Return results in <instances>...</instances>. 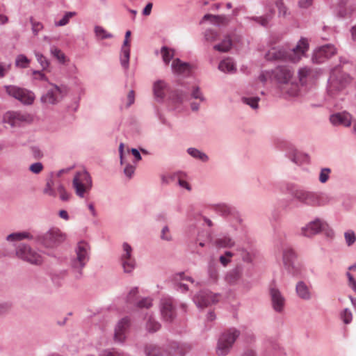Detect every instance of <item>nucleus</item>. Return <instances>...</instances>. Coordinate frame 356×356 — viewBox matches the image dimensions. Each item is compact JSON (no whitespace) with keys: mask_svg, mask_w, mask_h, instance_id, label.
<instances>
[{"mask_svg":"<svg viewBox=\"0 0 356 356\" xmlns=\"http://www.w3.org/2000/svg\"><path fill=\"white\" fill-rule=\"evenodd\" d=\"M294 69L287 65H280L271 72L272 79L277 84L280 95L286 99L298 97L300 95L299 84L294 79Z\"/></svg>","mask_w":356,"mask_h":356,"instance_id":"f257e3e1","label":"nucleus"},{"mask_svg":"<svg viewBox=\"0 0 356 356\" xmlns=\"http://www.w3.org/2000/svg\"><path fill=\"white\" fill-rule=\"evenodd\" d=\"M91 248L86 241H79L74 248V254L69 261L70 271L76 280H81L83 276V269L90 259Z\"/></svg>","mask_w":356,"mask_h":356,"instance_id":"f03ea898","label":"nucleus"},{"mask_svg":"<svg viewBox=\"0 0 356 356\" xmlns=\"http://www.w3.org/2000/svg\"><path fill=\"white\" fill-rule=\"evenodd\" d=\"M292 195L299 202L312 207L322 206L328 202L327 197L323 193L302 188L295 189Z\"/></svg>","mask_w":356,"mask_h":356,"instance_id":"7ed1b4c3","label":"nucleus"},{"mask_svg":"<svg viewBox=\"0 0 356 356\" xmlns=\"http://www.w3.org/2000/svg\"><path fill=\"white\" fill-rule=\"evenodd\" d=\"M72 187L79 197L86 198L92 188V180L89 172L86 170L76 172L72 180Z\"/></svg>","mask_w":356,"mask_h":356,"instance_id":"20e7f679","label":"nucleus"},{"mask_svg":"<svg viewBox=\"0 0 356 356\" xmlns=\"http://www.w3.org/2000/svg\"><path fill=\"white\" fill-rule=\"evenodd\" d=\"M65 234L57 227H51L45 233H38L37 245L53 248L65 241Z\"/></svg>","mask_w":356,"mask_h":356,"instance_id":"39448f33","label":"nucleus"},{"mask_svg":"<svg viewBox=\"0 0 356 356\" xmlns=\"http://www.w3.org/2000/svg\"><path fill=\"white\" fill-rule=\"evenodd\" d=\"M240 335V331L236 328H230L221 334L216 347L218 356H225L232 349L236 339Z\"/></svg>","mask_w":356,"mask_h":356,"instance_id":"423d86ee","label":"nucleus"},{"mask_svg":"<svg viewBox=\"0 0 356 356\" xmlns=\"http://www.w3.org/2000/svg\"><path fill=\"white\" fill-rule=\"evenodd\" d=\"M32 120L33 118L30 114L22 111H8L3 118V122L13 128L29 124Z\"/></svg>","mask_w":356,"mask_h":356,"instance_id":"0eeeda50","label":"nucleus"},{"mask_svg":"<svg viewBox=\"0 0 356 356\" xmlns=\"http://www.w3.org/2000/svg\"><path fill=\"white\" fill-rule=\"evenodd\" d=\"M15 254L18 258L31 264L40 265L42 263L40 254L28 244L20 243L15 249Z\"/></svg>","mask_w":356,"mask_h":356,"instance_id":"6e6552de","label":"nucleus"},{"mask_svg":"<svg viewBox=\"0 0 356 356\" xmlns=\"http://www.w3.org/2000/svg\"><path fill=\"white\" fill-rule=\"evenodd\" d=\"M51 88L41 96L40 101L45 105H55L58 104L66 95V87H60L54 83H49Z\"/></svg>","mask_w":356,"mask_h":356,"instance_id":"1a4fd4ad","label":"nucleus"},{"mask_svg":"<svg viewBox=\"0 0 356 356\" xmlns=\"http://www.w3.org/2000/svg\"><path fill=\"white\" fill-rule=\"evenodd\" d=\"M6 93L24 104H31L35 99L33 92L16 86H6Z\"/></svg>","mask_w":356,"mask_h":356,"instance_id":"9d476101","label":"nucleus"},{"mask_svg":"<svg viewBox=\"0 0 356 356\" xmlns=\"http://www.w3.org/2000/svg\"><path fill=\"white\" fill-rule=\"evenodd\" d=\"M328 81L330 90L339 91L350 82V78L348 74L341 72L339 68H335L332 71Z\"/></svg>","mask_w":356,"mask_h":356,"instance_id":"9b49d317","label":"nucleus"},{"mask_svg":"<svg viewBox=\"0 0 356 356\" xmlns=\"http://www.w3.org/2000/svg\"><path fill=\"white\" fill-rule=\"evenodd\" d=\"M327 227V222L323 219L316 218L309 222L300 229V234L304 237L312 238Z\"/></svg>","mask_w":356,"mask_h":356,"instance_id":"f8f14e48","label":"nucleus"},{"mask_svg":"<svg viewBox=\"0 0 356 356\" xmlns=\"http://www.w3.org/2000/svg\"><path fill=\"white\" fill-rule=\"evenodd\" d=\"M219 296L218 293H213L208 290H202L196 293L193 300L198 308L203 309L218 302Z\"/></svg>","mask_w":356,"mask_h":356,"instance_id":"ddd939ff","label":"nucleus"},{"mask_svg":"<svg viewBox=\"0 0 356 356\" xmlns=\"http://www.w3.org/2000/svg\"><path fill=\"white\" fill-rule=\"evenodd\" d=\"M269 294L273 309L276 313L282 314L284 312L286 306L285 296L275 286H271L269 289Z\"/></svg>","mask_w":356,"mask_h":356,"instance_id":"4468645a","label":"nucleus"},{"mask_svg":"<svg viewBox=\"0 0 356 356\" xmlns=\"http://www.w3.org/2000/svg\"><path fill=\"white\" fill-rule=\"evenodd\" d=\"M309 43L307 39L301 38L296 47L288 49L289 55V61L292 63H298L300 60L302 56L308 51Z\"/></svg>","mask_w":356,"mask_h":356,"instance_id":"2eb2a0df","label":"nucleus"},{"mask_svg":"<svg viewBox=\"0 0 356 356\" xmlns=\"http://www.w3.org/2000/svg\"><path fill=\"white\" fill-rule=\"evenodd\" d=\"M130 326V321L127 317L123 318L118 321L114 332L113 339L115 343H123L126 339Z\"/></svg>","mask_w":356,"mask_h":356,"instance_id":"dca6fc26","label":"nucleus"},{"mask_svg":"<svg viewBox=\"0 0 356 356\" xmlns=\"http://www.w3.org/2000/svg\"><path fill=\"white\" fill-rule=\"evenodd\" d=\"M337 53V49L333 44H327L316 49L313 54L312 60L317 63H323Z\"/></svg>","mask_w":356,"mask_h":356,"instance_id":"f3484780","label":"nucleus"},{"mask_svg":"<svg viewBox=\"0 0 356 356\" xmlns=\"http://www.w3.org/2000/svg\"><path fill=\"white\" fill-rule=\"evenodd\" d=\"M160 309L162 318L167 322H172L176 314L173 302L171 298H164L161 300Z\"/></svg>","mask_w":356,"mask_h":356,"instance_id":"a211bd4d","label":"nucleus"},{"mask_svg":"<svg viewBox=\"0 0 356 356\" xmlns=\"http://www.w3.org/2000/svg\"><path fill=\"white\" fill-rule=\"evenodd\" d=\"M266 58L271 60L289 61L288 49L284 47L272 48L266 53Z\"/></svg>","mask_w":356,"mask_h":356,"instance_id":"6ab92c4d","label":"nucleus"},{"mask_svg":"<svg viewBox=\"0 0 356 356\" xmlns=\"http://www.w3.org/2000/svg\"><path fill=\"white\" fill-rule=\"evenodd\" d=\"M189 349L190 347L186 344L172 341L168 345V356H184Z\"/></svg>","mask_w":356,"mask_h":356,"instance_id":"aec40b11","label":"nucleus"},{"mask_svg":"<svg viewBox=\"0 0 356 356\" xmlns=\"http://www.w3.org/2000/svg\"><path fill=\"white\" fill-rule=\"evenodd\" d=\"M330 120L333 125L349 127L351 124V115L347 112L337 113L330 116Z\"/></svg>","mask_w":356,"mask_h":356,"instance_id":"412c9836","label":"nucleus"},{"mask_svg":"<svg viewBox=\"0 0 356 356\" xmlns=\"http://www.w3.org/2000/svg\"><path fill=\"white\" fill-rule=\"evenodd\" d=\"M173 73L177 74H188L191 70V66L188 63L183 62L179 58H175L171 64Z\"/></svg>","mask_w":356,"mask_h":356,"instance_id":"4be33fe9","label":"nucleus"},{"mask_svg":"<svg viewBox=\"0 0 356 356\" xmlns=\"http://www.w3.org/2000/svg\"><path fill=\"white\" fill-rule=\"evenodd\" d=\"M243 270V268L241 265H237L227 273L225 277V281L231 285L238 284L241 278Z\"/></svg>","mask_w":356,"mask_h":356,"instance_id":"5701e85b","label":"nucleus"},{"mask_svg":"<svg viewBox=\"0 0 356 356\" xmlns=\"http://www.w3.org/2000/svg\"><path fill=\"white\" fill-rule=\"evenodd\" d=\"M314 71L308 67H300L298 71V77L301 86L306 85L314 77Z\"/></svg>","mask_w":356,"mask_h":356,"instance_id":"b1692460","label":"nucleus"},{"mask_svg":"<svg viewBox=\"0 0 356 356\" xmlns=\"http://www.w3.org/2000/svg\"><path fill=\"white\" fill-rule=\"evenodd\" d=\"M296 292L298 297L304 300H309L312 298V293L309 286L303 281H299L296 286Z\"/></svg>","mask_w":356,"mask_h":356,"instance_id":"393cba45","label":"nucleus"},{"mask_svg":"<svg viewBox=\"0 0 356 356\" xmlns=\"http://www.w3.org/2000/svg\"><path fill=\"white\" fill-rule=\"evenodd\" d=\"M218 248H231L235 245L234 240L229 235H220L213 242Z\"/></svg>","mask_w":356,"mask_h":356,"instance_id":"a878e982","label":"nucleus"},{"mask_svg":"<svg viewBox=\"0 0 356 356\" xmlns=\"http://www.w3.org/2000/svg\"><path fill=\"white\" fill-rule=\"evenodd\" d=\"M146 356H168L167 350L154 343H147L144 348Z\"/></svg>","mask_w":356,"mask_h":356,"instance_id":"bb28decb","label":"nucleus"},{"mask_svg":"<svg viewBox=\"0 0 356 356\" xmlns=\"http://www.w3.org/2000/svg\"><path fill=\"white\" fill-rule=\"evenodd\" d=\"M211 20V22L216 26L226 25L229 22V19L225 15H214L211 14H206L204 15L201 23L205 20Z\"/></svg>","mask_w":356,"mask_h":356,"instance_id":"cd10ccee","label":"nucleus"},{"mask_svg":"<svg viewBox=\"0 0 356 356\" xmlns=\"http://www.w3.org/2000/svg\"><path fill=\"white\" fill-rule=\"evenodd\" d=\"M274 14L275 10L270 6L269 8V13H268L266 15L260 17H247L246 19L250 21H254L264 27H267Z\"/></svg>","mask_w":356,"mask_h":356,"instance_id":"c85d7f7f","label":"nucleus"},{"mask_svg":"<svg viewBox=\"0 0 356 356\" xmlns=\"http://www.w3.org/2000/svg\"><path fill=\"white\" fill-rule=\"evenodd\" d=\"M218 69L225 73H234L236 71V65L230 58L221 60L218 65Z\"/></svg>","mask_w":356,"mask_h":356,"instance_id":"c756f323","label":"nucleus"},{"mask_svg":"<svg viewBox=\"0 0 356 356\" xmlns=\"http://www.w3.org/2000/svg\"><path fill=\"white\" fill-rule=\"evenodd\" d=\"M296 254L294 250L289 246H284L282 248V260L284 266L295 262Z\"/></svg>","mask_w":356,"mask_h":356,"instance_id":"7c9ffc66","label":"nucleus"},{"mask_svg":"<svg viewBox=\"0 0 356 356\" xmlns=\"http://www.w3.org/2000/svg\"><path fill=\"white\" fill-rule=\"evenodd\" d=\"M187 153L193 159L200 160L204 163L207 162L209 159L207 154L195 147L188 148Z\"/></svg>","mask_w":356,"mask_h":356,"instance_id":"2f4dec72","label":"nucleus"},{"mask_svg":"<svg viewBox=\"0 0 356 356\" xmlns=\"http://www.w3.org/2000/svg\"><path fill=\"white\" fill-rule=\"evenodd\" d=\"M236 255L238 256L242 261L246 263H251L253 259V254L251 252L243 247H238L236 249Z\"/></svg>","mask_w":356,"mask_h":356,"instance_id":"473e14b6","label":"nucleus"},{"mask_svg":"<svg viewBox=\"0 0 356 356\" xmlns=\"http://www.w3.org/2000/svg\"><path fill=\"white\" fill-rule=\"evenodd\" d=\"M130 48L129 47H122L120 54V63L123 68L127 70L129 65Z\"/></svg>","mask_w":356,"mask_h":356,"instance_id":"72a5a7b5","label":"nucleus"},{"mask_svg":"<svg viewBox=\"0 0 356 356\" xmlns=\"http://www.w3.org/2000/svg\"><path fill=\"white\" fill-rule=\"evenodd\" d=\"M288 273L293 277H298L302 274V266L296 261L284 266Z\"/></svg>","mask_w":356,"mask_h":356,"instance_id":"f704fd0d","label":"nucleus"},{"mask_svg":"<svg viewBox=\"0 0 356 356\" xmlns=\"http://www.w3.org/2000/svg\"><path fill=\"white\" fill-rule=\"evenodd\" d=\"M232 45V42L229 36H226L225 39L218 44L213 46V49L220 52L228 51Z\"/></svg>","mask_w":356,"mask_h":356,"instance_id":"c9c22d12","label":"nucleus"},{"mask_svg":"<svg viewBox=\"0 0 356 356\" xmlns=\"http://www.w3.org/2000/svg\"><path fill=\"white\" fill-rule=\"evenodd\" d=\"M166 87V84L163 81H157L154 84V93L157 99H162L164 97V89Z\"/></svg>","mask_w":356,"mask_h":356,"instance_id":"e433bc0d","label":"nucleus"},{"mask_svg":"<svg viewBox=\"0 0 356 356\" xmlns=\"http://www.w3.org/2000/svg\"><path fill=\"white\" fill-rule=\"evenodd\" d=\"M120 261L124 272L126 273H131L136 268V262L135 258L120 259Z\"/></svg>","mask_w":356,"mask_h":356,"instance_id":"4c0bfd02","label":"nucleus"},{"mask_svg":"<svg viewBox=\"0 0 356 356\" xmlns=\"http://www.w3.org/2000/svg\"><path fill=\"white\" fill-rule=\"evenodd\" d=\"M160 53L164 63L165 65L169 64L174 56L173 49H170L166 46H163L161 48Z\"/></svg>","mask_w":356,"mask_h":356,"instance_id":"58836bf2","label":"nucleus"},{"mask_svg":"<svg viewBox=\"0 0 356 356\" xmlns=\"http://www.w3.org/2000/svg\"><path fill=\"white\" fill-rule=\"evenodd\" d=\"M215 211L222 216H227L230 215L233 209L226 204H218L214 207Z\"/></svg>","mask_w":356,"mask_h":356,"instance_id":"ea45409f","label":"nucleus"},{"mask_svg":"<svg viewBox=\"0 0 356 356\" xmlns=\"http://www.w3.org/2000/svg\"><path fill=\"white\" fill-rule=\"evenodd\" d=\"M50 54L52 56L56 58L60 63L64 64L66 60V56L62 51L55 45L50 47Z\"/></svg>","mask_w":356,"mask_h":356,"instance_id":"a19ab883","label":"nucleus"},{"mask_svg":"<svg viewBox=\"0 0 356 356\" xmlns=\"http://www.w3.org/2000/svg\"><path fill=\"white\" fill-rule=\"evenodd\" d=\"M31 60L29 59L25 55L19 54L15 58V64L16 67L24 69L29 66Z\"/></svg>","mask_w":356,"mask_h":356,"instance_id":"79ce46f5","label":"nucleus"},{"mask_svg":"<svg viewBox=\"0 0 356 356\" xmlns=\"http://www.w3.org/2000/svg\"><path fill=\"white\" fill-rule=\"evenodd\" d=\"M260 98L258 97H243L241 101L243 104L250 106L252 109L257 110L259 108Z\"/></svg>","mask_w":356,"mask_h":356,"instance_id":"37998d69","label":"nucleus"},{"mask_svg":"<svg viewBox=\"0 0 356 356\" xmlns=\"http://www.w3.org/2000/svg\"><path fill=\"white\" fill-rule=\"evenodd\" d=\"M19 241H22L24 239H28L30 241H33L35 244L37 243V236H38V232H28V231H24V232H17Z\"/></svg>","mask_w":356,"mask_h":356,"instance_id":"c03bdc74","label":"nucleus"},{"mask_svg":"<svg viewBox=\"0 0 356 356\" xmlns=\"http://www.w3.org/2000/svg\"><path fill=\"white\" fill-rule=\"evenodd\" d=\"M34 54L37 61L41 66L42 70H46L50 65L49 60L42 53L39 51H34Z\"/></svg>","mask_w":356,"mask_h":356,"instance_id":"a18cd8bd","label":"nucleus"},{"mask_svg":"<svg viewBox=\"0 0 356 356\" xmlns=\"http://www.w3.org/2000/svg\"><path fill=\"white\" fill-rule=\"evenodd\" d=\"M54 181H53V179H47L46 185L43 189V193L48 195L49 196H51V197H56V193L54 188Z\"/></svg>","mask_w":356,"mask_h":356,"instance_id":"49530a36","label":"nucleus"},{"mask_svg":"<svg viewBox=\"0 0 356 356\" xmlns=\"http://www.w3.org/2000/svg\"><path fill=\"white\" fill-rule=\"evenodd\" d=\"M161 327L160 323L150 316L146 323V329L149 332H155Z\"/></svg>","mask_w":356,"mask_h":356,"instance_id":"de8ad7c7","label":"nucleus"},{"mask_svg":"<svg viewBox=\"0 0 356 356\" xmlns=\"http://www.w3.org/2000/svg\"><path fill=\"white\" fill-rule=\"evenodd\" d=\"M133 249L131 246L127 242L122 244V252L120 255V259H129L134 258L132 255Z\"/></svg>","mask_w":356,"mask_h":356,"instance_id":"09e8293b","label":"nucleus"},{"mask_svg":"<svg viewBox=\"0 0 356 356\" xmlns=\"http://www.w3.org/2000/svg\"><path fill=\"white\" fill-rule=\"evenodd\" d=\"M56 190L58 191V193L60 194V199L62 200V201H68L71 197V194L69 193L65 186H63V184H62L61 183H59L57 186H56Z\"/></svg>","mask_w":356,"mask_h":356,"instance_id":"8fccbe9b","label":"nucleus"},{"mask_svg":"<svg viewBox=\"0 0 356 356\" xmlns=\"http://www.w3.org/2000/svg\"><path fill=\"white\" fill-rule=\"evenodd\" d=\"M138 293V289L137 287L132 288L126 297V302L130 305H136L138 301H136V297Z\"/></svg>","mask_w":356,"mask_h":356,"instance_id":"3c124183","label":"nucleus"},{"mask_svg":"<svg viewBox=\"0 0 356 356\" xmlns=\"http://www.w3.org/2000/svg\"><path fill=\"white\" fill-rule=\"evenodd\" d=\"M95 33L97 37L101 40L111 38L112 34L108 33L103 27L100 26H96L95 27Z\"/></svg>","mask_w":356,"mask_h":356,"instance_id":"603ef678","label":"nucleus"},{"mask_svg":"<svg viewBox=\"0 0 356 356\" xmlns=\"http://www.w3.org/2000/svg\"><path fill=\"white\" fill-rule=\"evenodd\" d=\"M76 15L75 12H67L59 21L55 22L56 26H63L69 23L70 19Z\"/></svg>","mask_w":356,"mask_h":356,"instance_id":"864d4df0","label":"nucleus"},{"mask_svg":"<svg viewBox=\"0 0 356 356\" xmlns=\"http://www.w3.org/2000/svg\"><path fill=\"white\" fill-rule=\"evenodd\" d=\"M275 6L278 9V15L280 17H286L288 15V9L284 5L283 0H275Z\"/></svg>","mask_w":356,"mask_h":356,"instance_id":"5fc2aeb1","label":"nucleus"},{"mask_svg":"<svg viewBox=\"0 0 356 356\" xmlns=\"http://www.w3.org/2000/svg\"><path fill=\"white\" fill-rule=\"evenodd\" d=\"M204 36L207 41L211 42L217 40L218 33L216 31L209 29L204 31Z\"/></svg>","mask_w":356,"mask_h":356,"instance_id":"6e6d98bb","label":"nucleus"},{"mask_svg":"<svg viewBox=\"0 0 356 356\" xmlns=\"http://www.w3.org/2000/svg\"><path fill=\"white\" fill-rule=\"evenodd\" d=\"M208 275L209 280L216 283L218 280V270L217 268L214 266H209L208 269Z\"/></svg>","mask_w":356,"mask_h":356,"instance_id":"4d7b16f0","label":"nucleus"},{"mask_svg":"<svg viewBox=\"0 0 356 356\" xmlns=\"http://www.w3.org/2000/svg\"><path fill=\"white\" fill-rule=\"evenodd\" d=\"M331 172V170L329 168H323L321 170L319 174V181L322 184L326 183L329 178Z\"/></svg>","mask_w":356,"mask_h":356,"instance_id":"13d9d810","label":"nucleus"},{"mask_svg":"<svg viewBox=\"0 0 356 356\" xmlns=\"http://www.w3.org/2000/svg\"><path fill=\"white\" fill-rule=\"evenodd\" d=\"M191 95L192 98L199 99L201 102L205 101V97H204L200 87L198 86L193 87Z\"/></svg>","mask_w":356,"mask_h":356,"instance_id":"bf43d9fd","label":"nucleus"},{"mask_svg":"<svg viewBox=\"0 0 356 356\" xmlns=\"http://www.w3.org/2000/svg\"><path fill=\"white\" fill-rule=\"evenodd\" d=\"M341 318L345 324H349L353 319L352 312L349 309L346 308L341 313Z\"/></svg>","mask_w":356,"mask_h":356,"instance_id":"052dcab7","label":"nucleus"},{"mask_svg":"<svg viewBox=\"0 0 356 356\" xmlns=\"http://www.w3.org/2000/svg\"><path fill=\"white\" fill-rule=\"evenodd\" d=\"M13 307V304L10 302L5 301L0 302V316L8 313Z\"/></svg>","mask_w":356,"mask_h":356,"instance_id":"680f3d73","label":"nucleus"},{"mask_svg":"<svg viewBox=\"0 0 356 356\" xmlns=\"http://www.w3.org/2000/svg\"><path fill=\"white\" fill-rule=\"evenodd\" d=\"M160 237L161 240L166 241H171L172 240V236L170 234V229L167 225L162 228Z\"/></svg>","mask_w":356,"mask_h":356,"instance_id":"e2e57ef3","label":"nucleus"},{"mask_svg":"<svg viewBox=\"0 0 356 356\" xmlns=\"http://www.w3.org/2000/svg\"><path fill=\"white\" fill-rule=\"evenodd\" d=\"M346 243L348 246L352 245L356 241V236L353 231H348L344 234Z\"/></svg>","mask_w":356,"mask_h":356,"instance_id":"0e129e2a","label":"nucleus"},{"mask_svg":"<svg viewBox=\"0 0 356 356\" xmlns=\"http://www.w3.org/2000/svg\"><path fill=\"white\" fill-rule=\"evenodd\" d=\"M31 23V29L35 35H37L38 33L43 29V25L41 22L34 21L33 17L30 18Z\"/></svg>","mask_w":356,"mask_h":356,"instance_id":"69168bd1","label":"nucleus"},{"mask_svg":"<svg viewBox=\"0 0 356 356\" xmlns=\"http://www.w3.org/2000/svg\"><path fill=\"white\" fill-rule=\"evenodd\" d=\"M152 305V299L149 298H144L136 302V306L139 308H149Z\"/></svg>","mask_w":356,"mask_h":356,"instance_id":"338daca9","label":"nucleus"},{"mask_svg":"<svg viewBox=\"0 0 356 356\" xmlns=\"http://www.w3.org/2000/svg\"><path fill=\"white\" fill-rule=\"evenodd\" d=\"M98 356H123V355L114 349H106L101 351Z\"/></svg>","mask_w":356,"mask_h":356,"instance_id":"774afa93","label":"nucleus"}]
</instances>
